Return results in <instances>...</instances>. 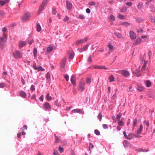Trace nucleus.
Masks as SVG:
<instances>
[{"mask_svg":"<svg viewBox=\"0 0 155 155\" xmlns=\"http://www.w3.org/2000/svg\"><path fill=\"white\" fill-rule=\"evenodd\" d=\"M7 28H4L2 29V31L3 32L2 37L0 38V45L1 48L4 47V43L7 41V37L5 36V32L7 31Z\"/></svg>","mask_w":155,"mask_h":155,"instance_id":"nucleus-1","label":"nucleus"},{"mask_svg":"<svg viewBox=\"0 0 155 155\" xmlns=\"http://www.w3.org/2000/svg\"><path fill=\"white\" fill-rule=\"evenodd\" d=\"M13 56L16 58H21L22 55V53L18 51H16L13 53Z\"/></svg>","mask_w":155,"mask_h":155,"instance_id":"nucleus-2","label":"nucleus"},{"mask_svg":"<svg viewBox=\"0 0 155 155\" xmlns=\"http://www.w3.org/2000/svg\"><path fill=\"white\" fill-rule=\"evenodd\" d=\"M48 2L47 0H45L43 1L41 5L39 7L38 13L40 14L44 9V7L46 5Z\"/></svg>","mask_w":155,"mask_h":155,"instance_id":"nucleus-3","label":"nucleus"},{"mask_svg":"<svg viewBox=\"0 0 155 155\" xmlns=\"http://www.w3.org/2000/svg\"><path fill=\"white\" fill-rule=\"evenodd\" d=\"M31 17V14L30 13H27L25 14L21 18L22 20L23 21H26L29 20Z\"/></svg>","mask_w":155,"mask_h":155,"instance_id":"nucleus-4","label":"nucleus"},{"mask_svg":"<svg viewBox=\"0 0 155 155\" xmlns=\"http://www.w3.org/2000/svg\"><path fill=\"white\" fill-rule=\"evenodd\" d=\"M43 108L45 110H50L51 107L50 104L48 102L45 103L43 104Z\"/></svg>","mask_w":155,"mask_h":155,"instance_id":"nucleus-5","label":"nucleus"},{"mask_svg":"<svg viewBox=\"0 0 155 155\" xmlns=\"http://www.w3.org/2000/svg\"><path fill=\"white\" fill-rule=\"evenodd\" d=\"M88 40V38L86 37L84 38L83 39L79 40H78L76 42V44L77 45H79L83 43H84L86 42Z\"/></svg>","mask_w":155,"mask_h":155,"instance_id":"nucleus-6","label":"nucleus"},{"mask_svg":"<svg viewBox=\"0 0 155 155\" xmlns=\"http://www.w3.org/2000/svg\"><path fill=\"white\" fill-rule=\"evenodd\" d=\"M66 60L67 58L65 57H64L62 60L61 65V67L62 68L63 70L64 69L66 63Z\"/></svg>","mask_w":155,"mask_h":155,"instance_id":"nucleus-7","label":"nucleus"},{"mask_svg":"<svg viewBox=\"0 0 155 155\" xmlns=\"http://www.w3.org/2000/svg\"><path fill=\"white\" fill-rule=\"evenodd\" d=\"M72 113H78L80 114H84V112L82 110L79 109H76L72 110Z\"/></svg>","mask_w":155,"mask_h":155,"instance_id":"nucleus-8","label":"nucleus"},{"mask_svg":"<svg viewBox=\"0 0 155 155\" xmlns=\"http://www.w3.org/2000/svg\"><path fill=\"white\" fill-rule=\"evenodd\" d=\"M124 146L125 147L127 148L128 147H131V144L127 140H125L123 143Z\"/></svg>","mask_w":155,"mask_h":155,"instance_id":"nucleus-9","label":"nucleus"},{"mask_svg":"<svg viewBox=\"0 0 155 155\" xmlns=\"http://www.w3.org/2000/svg\"><path fill=\"white\" fill-rule=\"evenodd\" d=\"M84 83L83 81H81L80 82L79 84V87L80 89L81 90V91H83L84 89Z\"/></svg>","mask_w":155,"mask_h":155,"instance_id":"nucleus-10","label":"nucleus"},{"mask_svg":"<svg viewBox=\"0 0 155 155\" xmlns=\"http://www.w3.org/2000/svg\"><path fill=\"white\" fill-rule=\"evenodd\" d=\"M66 3L67 8L69 10L71 9L72 8V4L68 1H66Z\"/></svg>","mask_w":155,"mask_h":155,"instance_id":"nucleus-11","label":"nucleus"},{"mask_svg":"<svg viewBox=\"0 0 155 155\" xmlns=\"http://www.w3.org/2000/svg\"><path fill=\"white\" fill-rule=\"evenodd\" d=\"M129 35L131 39H134L136 38V35L133 31H130L129 32Z\"/></svg>","mask_w":155,"mask_h":155,"instance_id":"nucleus-12","label":"nucleus"},{"mask_svg":"<svg viewBox=\"0 0 155 155\" xmlns=\"http://www.w3.org/2000/svg\"><path fill=\"white\" fill-rule=\"evenodd\" d=\"M26 45V43L25 41H20L19 42V46L20 48L25 46Z\"/></svg>","mask_w":155,"mask_h":155,"instance_id":"nucleus-13","label":"nucleus"},{"mask_svg":"<svg viewBox=\"0 0 155 155\" xmlns=\"http://www.w3.org/2000/svg\"><path fill=\"white\" fill-rule=\"evenodd\" d=\"M139 136H138L132 133H130L128 135V137H127V139H130L133 137L137 138Z\"/></svg>","mask_w":155,"mask_h":155,"instance_id":"nucleus-14","label":"nucleus"},{"mask_svg":"<svg viewBox=\"0 0 155 155\" xmlns=\"http://www.w3.org/2000/svg\"><path fill=\"white\" fill-rule=\"evenodd\" d=\"M9 2V0H4V1L0 0V7L8 3Z\"/></svg>","mask_w":155,"mask_h":155,"instance_id":"nucleus-15","label":"nucleus"},{"mask_svg":"<svg viewBox=\"0 0 155 155\" xmlns=\"http://www.w3.org/2000/svg\"><path fill=\"white\" fill-rule=\"evenodd\" d=\"M68 55L69 56V58L71 59H72L74 56V53L73 51H69L68 53Z\"/></svg>","mask_w":155,"mask_h":155,"instance_id":"nucleus-16","label":"nucleus"},{"mask_svg":"<svg viewBox=\"0 0 155 155\" xmlns=\"http://www.w3.org/2000/svg\"><path fill=\"white\" fill-rule=\"evenodd\" d=\"M122 74L125 77H127L129 75V72L126 70H124L121 71Z\"/></svg>","mask_w":155,"mask_h":155,"instance_id":"nucleus-17","label":"nucleus"},{"mask_svg":"<svg viewBox=\"0 0 155 155\" xmlns=\"http://www.w3.org/2000/svg\"><path fill=\"white\" fill-rule=\"evenodd\" d=\"M71 81V82L74 85H75V77L74 75L72 76Z\"/></svg>","mask_w":155,"mask_h":155,"instance_id":"nucleus-18","label":"nucleus"},{"mask_svg":"<svg viewBox=\"0 0 155 155\" xmlns=\"http://www.w3.org/2000/svg\"><path fill=\"white\" fill-rule=\"evenodd\" d=\"M143 127L142 125H141L140 127V128L137 130V134H140L143 130Z\"/></svg>","mask_w":155,"mask_h":155,"instance_id":"nucleus-19","label":"nucleus"},{"mask_svg":"<svg viewBox=\"0 0 155 155\" xmlns=\"http://www.w3.org/2000/svg\"><path fill=\"white\" fill-rule=\"evenodd\" d=\"M142 40L140 38H138L136 39L135 41H134V44H140Z\"/></svg>","mask_w":155,"mask_h":155,"instance_id":"nucleus-20","label":"nucleus"},{"mask_svg":"<svg viewBox=\"0 0 155 155\" xmlns=\"http://www.w3.org/2000/svg\"><path fill=\"white\" fill-rule=\"evenodd\" d=\"M122 118L120 120L117 121V123L119 126H123L124 125V122L122 120Z\"/></svg>","mask_w":155,"mask_h":155,"instance_id":"nucleus-21","label":"nucleus"},{"mask_svg":"<svg viewBox=\"0 0 155 155\" xmlns=\"http://www.w3.org/2000/svg\"><path fill=\"white\" fill-rule=\"evenodd\" d=\"M108 18L109 20L110 21H113L115 20V17L114 15H111L108 17Z\"/></svg>","mask_w":155,"mask_h":155,"instance_id":"nucleus-22","label":"nucleus"},{"mask_svg":"<svg viewBox=\"0 0 155 155\" xmlns=\"http://www.w3.org/2000/svg\"><path fill=\"white\" fill-rule=\"evenodd\" d=\"M121 25L125 27H127L129 26L130 25V23L127 22H125L122 23Z\"/></svg>","mask_w":155,"mask_h":155,"instance_id":"nucleus-23","label":"nucleus"},{"mask_svg":"<svg viewBox=\"0 0 155 155\" xmlns=\"http://www.w3.org/2000/svg\"><path fill=\"white\" fill-rule=\"evenodd\" d=\"M20 96L22 97H25L26 96L25 93L23 91H21L20 92Z\"/></svg>","mask_w":155,"mask_h":155,"instance_id":"nucleus-24","label":"nucleus"},{"mask_svg":"<svg viewBox=\"0 0 155 155\" xmlns=\"http://www.w3.org/2000/svg\"><path fill=\"white\" fill-rule=\"evenodd\" d=\"M37 50L36 48H34L33 49V54L35 58H36L37 57Z\"/></svg>","mask_w":155,"mask_h":155,"instance_id":"nucleus-25","label":"nucleus"},{"mask_svg":"<svg viewBox=\"0 0 155 155\" xmlns=\"http://www.w3.org/2000/svg\"><path fill=\"white\" fill-rule=\"evenodd\" d=\"M37 30L38 32H39L41 31V26L39 23H38L36 25Z\"/></svg>","mask_w":155,"mask_h":155,"instance_id":"nucleus-26","label":"nucleus"},{"mask_svg":"<svg viewBox=\"0 0 155 155\" xmlns=\"http://www.w3.org/2000/svg\"><path fill=\"white\" fill-rule=\"evenodd\" d=\"M151 83L149 80H146V87H149L151 85Z\"/></svg>","mask_w":155,"mask_h":155,"instance_id":"nucleus-27","label":"nucleus"},{"mask_svg":"<svg viewBox=\"0 0 155 155\" xmlns=\"http://www.w3.org/2000/svg\"><path fill=\"white\" fill-rule=\"evenodd\" d=\"M114 77L113 75H111L109 77V81L110 82H111L114 81Z\"/></svg>","mask_w":155,"mask_h":155,"instance_id":"nucleus-28","label":"nucleus"},{"mask_svg":"<svg viewBox=\"0 0 155 155\" xmlns=\"http://www.w3.org/2000/svg\"><path fill=\"white\" fill-rule=\"evenodd\" d=\"M117 17L120 19H123L125 18L124 16L120 14H118Z\"/></svg>","mask_w":155,"mask_h":155,"instance_id":"nucleus-29","label":"nucleus"},{"mask_svg":"<svg viewBox=\"0 0 155 155\" xmlns=\"http://www.w3.org/2000/svg\"><path fill=\"white\" fill-rule=\"evenodd\" d=\"M138 120L137 118H135L133 122V127H134L137 125V123Z\"/></svg>","mask_w":155,"mask_h":155,"instance_id":"nucleus-30","label":"nucleus"},{"mask_svg":"<svg viewBox=\"0 0 155 155\" xmlns=\"http://www.w3.org/2000/svg\"><path fill=\"white\" fill-rule=\"evenodd\" d=\"M53 49V47H48L47 48V51L50 52Z\"/></svg>","mask_w":155,"mask_h":155,"instance_id":"nucleus-31","label":"nucleus"},{"mask_svg":"<svg viewBox=\"0 0 155 155\" xmlns=\"http://www.w3.org/2000/svg\"><path fill=\"white\" fill-rule=\"evenodd\" d=\"M46 98L48 101H50L52 99V97L49 95V93H47L46 96Z\"/></svg>","mask_w":155,"mask_h":155,"instance_id":"nucleus-32","label":"nucleus"},{"mask_svg":"<svg viewBox=\"0 0 155 155\" xmlns=\"http://www.w3.org/2000/svg\"><path fill=\"white\" fill-rule=\"evenodd\" d=\"M139 71H140L139 68L137 69L136 70V71L134 72V73L136 74V75L137 77H139L140 75V74L139 73Z\"/></svg>","mask_w":155,"mask_h":155,"instance_id":"nucleus-33","label":"nucleus"},{"mask_svg":"<svg viewBox=\"0 0 155 155\" xmlns=\"http://www.w3.org/2000/svg\"><path fill=\"white\" fill-rule=\"evenodd\" d=\"M86 82L88 84H90L91 83V78L90 77H87L86 78Z\"/></svg>","mask_w":155,"mask_h":155,"instance_id":"nucleus-34","label":"nucleus"},{"mask_svg":"<svg viewBox=\"0 0 155 155\" xmlns=\"http://www.w3.org/2000/svg\"><path fill=\"white\" fill-rule=\"evenodd\" d=\"M137 90L140 92H141L143 91V87L140 85H139L137 87Z\"/></svg>","mask_w":155,"mask_h":155,"instance_id":"nucleus-35","label":"nucleus"},{"mask_svg":"<svg viewBox=\"0 0 155 155\" xmlns=\"http://www.w3.org/2000/svg\"><path fill=\"white\" fill-rule=\"evenodd\" d=\"M122 116V114L121 113H119L117 116V119L118 121L121 120L120 118Z\"/></svg>","mask_w":155,"mask_h":155,"instance_id":"nucleus-36","label":"nucleus"},{"mask_svg":"<svg viewBox=\"0 0 155 155\" xmlns=\"http://www.w3.org/2000/svg\"><path fill=\"white\" fill-rule=\"evenodd\" d=\"M36 70H38V71H45V70L44 68H43L41 66H39L38 67H37V69Z\"/></svg>","mask_w":155,"mask_h":155,"instance_id":"nucleus-37","label":"nucleus"},{"mask_svg":"<svg viewBox=\"0 0 155 155\" xmlns=\"http://www.w3.org/2000/svg\"><path fill=\"white\" fill-rule=\"evenodd\" d=\"M115 35L117 38H120L122 37V35L120 34L119 33L115 32L114 33Z\"/></svg>","mask_w":155,"mask_h":155,"instance_id":"nucleus-38","label":"nucleus"},{"mask_svg":"<svg viewBox=\"0 0 155 155\" xmlns=\"http://www.w3.org/2000/svg\"><path fill=\"white\" fill-rule=\"evenodd\" d=\"M108 47L109 48V49L111 51H113V49L114 48L113 46L111 45L110 44H109L108 45Z\"/></svg>","mask_w":155,"mask_h":155,"instance_id":"nucleus-39","label":"nucleus"},{"mask_svg":"<svg viewBox=\"0 0 155 155\" xmlns=\"http://www.w3.org/2000/svg\"><path fill=\"white\" fill-rule=\"evenodd\" d=\"M51 76L50 73L48 72L46 74V79L47 80H49L50 79Z\"/></svg>","mask_w":155,"mask_h":155,"instance_id":"nucleus-40","label":"nucleus"},{"mask_svg":"<svg viewBox=\"0 0 155 155\" xmlns=\"http://www.w3.org/2000/svg\"><path fill=\"white\" fill-rule=\"evenodd\" d=\"M127 10V8L126 7H123L121 9H120L121 12H126Z\"/></svg>","mask_w":155,"mask_h":155,"instance_id":"nucleus-41","label":"nucleus"},{"mask_svg":"<svg viewBox=\"0 0 155 155\" xmlns=\"http://www.w3.org/2000/svg\"><path fill=\"white\" fill-rule=\"evenodd\" d=\"M88 5L90 6H94L95 5V3L94 2H91L88 3Z\"/></svg>","mask_w":155,"mask_h":155,"instance_id":"nucleus-42","label":"nucleus"},{"mask_svg":"<svg viewBox=\"0 0 155 155\" xmlns=\"http://www.w3.org/2000/svg\"><path fill=\"white\" fill-rule=\"evenodd\" d=\"M87 46H86L85 47H83L81 49V52H82L83 51H85L87 49Z\"/></svg>","mask_w":155,"mask_h":155,"instance_id":"nucleus-43","label":"nucleus"},{"mask_svg":"<svg viewBox=\"0 0 155 155\" xmlns=\"http://www.w3.org/2000/svg\"><path fill=\"white\" fill-rule=\"evenodd\" d=\"M54 136L55 138V142L57 143H59L60 140L55 135V134H54Z\"/></svg>","mask_w":155,"mask_h":155,"instance_id":"nucleus-44","label":"nucleus"},{"mask_svg":"<svg viewBox=\"0 0 155 155\" xmlns=\"http://www.w3.org/2000/svg\"><path fill=\"white\" fill-rule=\"evenodd\" d=\"M102 117V114H101V113H100L99 114L98 116V118L99 120H100V121L101 120Z\"/></svg>","mask_w":155,"mask_h":155,"instance_id":"nucleus-45","label":"nucleus"},{"mask_svg":"<svg viewBox=\"0 0 155 155\" xmlns=\"http://www.w3.org/2000/svg\"><path fill=\"white\" fill-rule=\"evenodd\" d=\"M145 61H144L143 65V66H142V68H141V71H145Z\"/></svg>","mask_w":155,"mask_h":155,"instance_id":"nucleus-46","label":"nucleus"},{"mask_svg":"<svg viewBox=\"0 0 155 155\" xmlns=\"http://www.w3.org/2000/svg\"><path fill=\"white\" fill-rule=\"evenodd\" d=\"M58 150L60 153H61L64 151V149L63 147H59L58 149Z\"/></svg>","mask_w":155,"mask_h":155,"instance_id":"nucleus-47","label":"nucleus"},{"mask_svg":"<svg viewBox=\"0 0 155 155\" xmlns=\"http://www.w3.org/2000/svg\"><path fill=\"white\" fill-rule=\"evenodd\" d=\"M147 95L150 98H154V97L153 95L152 94V93L151 92L148 93L147 94Z\"/></svg>","mask_w":155,"mask_h":155,"instance_id":"nucleus-48","label":"nucleus"},{"mask_svg":"<svg viewBox=\"0 0 155 155\" xmlns=\"http://www.w3.org/2000/svg\"><path fill=\"white\" fill-rule=\"evenodd\" d=\"M94 133L97 135H100V132L97 130H94Z\"/></svg>","mask_w":155,"mask_h":155,"instance_id":"nucleus-49","label":"nucleus"},{"mask_svg":"<svg viewBox=\"0 0 155 155\" xmlns=\"http://www.w3.org/2000/svg\"><path fill=\"white\" fill-rule=\"evenodd\" d=\"M78 18L81 19H84L85 17L83 15L81 14L79 15Z\"/></svg>","mask_w":155,"mask_h":155,"instance_id":"nucleus-50","label":"nucleus"},{"mask_svg":"<svg viewBox=\"0 0 155 155\" xmlns=\"http://www.w3.org/2000/svg\"><path fill=\"white\" fill-rule=\"evenodd\" d=\"M133 3L131 2H127L126 3V4L129 6H131L132 5Z\"/></svg>","mask_w":155,"mask_h":155,"instance_id":"nucleus-51","label":"nucleus"},{"mask_svg":"<svg viewBox=\"0 0 155 155\" xmlns=\"http://www.w3.org/2000/svg\"><path fill=\"white\" fill-rule=\"evenodd\" d=\"M143 4L141 3H140L137 5V8H142Z\"/></svg>","mask_w":155,"mask_h":155,"instance_id":"nucleus-52","label":"nucleus"},{"mask_svg":"<svg viewBox=\"0 0 155 155\" xmlns=\"http://www.w3.org/2000/svg\"><path fill=\"white\" fill-rule=\"evenodd\" d=\"M64 77L67 81H68L69 80V76L68 75H64Z\"/></svg>","mask_w":155,"mask_h":155,"instance_id":"nucleus-53","label":"nucleus"},{"mask_svg":"<svg viewBox=\"0 0 155 155\" xmlns=\"http://www.w3.org/2000/svg\"><path fill=\"white\" fill-rule=\"evenodd\" d=\"M153 0H146V5L149 4L150 3L153 1Z\"/></svg>","mask_w":155,"mask_h":155,"instance_id":"nucleus-54","label":"nucleus"},{"mask_svg":"<svg viewBox=\"0 0 155 155\" xmlns=\"http://www.w3.org/2000/svg\"><path fill=\"white\" fill-rule=\"evenodd\" d=\"M39 100L41 101H43L44 100V96L43 95H41L39 98Z\"/></svg>","mask_w":155,"mask_h":155,"instance_id":"nucleus-55","label":"nucleus"},{"mask_svg":"<svg viewBox=\"0 0 155 155\" xmlns=\"http://www.w3.org/2000/svg\"><path fill=\"white\" fill-rule=\"evenodd\" d=\"M69 19V18L67 16H66L64 19V21H67Z\"/></svg>","mask_w":155,"mask_h":155,"instance_id":"nucleus-56","label":"nucleus"},{"mask_svg":"<svg viewBox=\"0 0 155 155\" xmlns=\"http://www.w3.org/2000/svg\"><path fill=\"white\" fill-rule=\"evenodd\" d=\"M102 127L104 129H107L108 128V125L106 124H103Z\"/></svg>","mask_w":155,"mask_h":155,"instance_id":"nucleus-57","label":"nucleus"},{"mask_svg":"<svg viewBox=\"0 0 155 155\" xmlns=\"http://www.w3.org/2000/svg\"><path fill=\"white\" fill-rule=\"evenodd\" d=\"M31 90L33 91L35 90V87L33 85H31L30 88Z\"/></svg>","mask_w":155,"mask_h":155,"instance_id":"nucleus-58","label":"nucleus"},{"mask_svg":"<svg viewBox=\"0 0 155 155\" xmlns=\"http://www.w3.org/2000/svg\"><path fill=\"white\" fill-rule=\"evenodd\" d=\"M5 85L4 84L2 83H0V88H3L5 87Z\"/></svg>","mask_w":155,"mask_h":155,"instance_id":"nucleus-59","label":"nucleus"},{"mask_svg":"<svg viewBox=\"0 0 155 155\" xmlns=\"http://www.w3.org/2000/svg\"><path fill=\"white\" fill-rule=\"evenodd\" d=\"M151 51L150 50H149V52L148 54V56L149 58H150L151 56Z\"/></svg>","mask_w":155,"mask_h":155,"instance_id":"nucleus-60","label":"nucleus"},{"mask_svg":"<svg viewBox=\"0 0 155 155\" xmlns=\"http://www.w3.org/2000/svg\"><path fill=\"white\" fill-rule=\"evenodd\" d=\"M58 102V100H56V101H55V103L56 104V105L58 107H61V104H58L57 103Z\"/></svg>","mask_w":155,"mask_h":155,"instance_id":"nucleus-61","label":"nucleus"},{"mask_svg":"<svg viewBox=\"0 0 155 155\" xmlns=\"http://www.w3.org/2000/svg\"><path fill=\"white\" fill-rule=\"evenodd\" d=\"M99 68L102 69H107L106 67L104 66H100Z\"/></svg>","mask_w":155,"mask_h":155,"instance_id":"nucleus-62","label":"nucleus"},{"mask_svg":"<svg viewBox=\"0 0 155 155\" xmlns=\"http://www.w3.org/2000/svg\"><path fill=\"white\" fill-rule=\"evenodd\" d=\"M87 61L88 62H91L92 61L91 56H90L87 59Z\"/></svg>","mask_w":155,"mask_h":155,"instance_id":"nucleus-63","label":"nucleus"},{"mask_svg":"<svg viewBox=\"0 0 155 155\" xmlns=\"http://www.w3.org/2000/svg\"><path fill=\"white\" fill-rule=\"evenodd\" d=\"M57 12V11L56 9L54 8L53 9L52 13L53 15H55Z\"/></svg>","mask_w":155,"mask_h":155,"instance_id":"nucleus-64","label":"nucleus"}]
</instances>
